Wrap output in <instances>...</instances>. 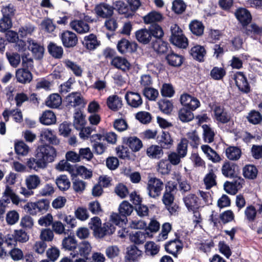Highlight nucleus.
<instances>
[{
	"label": "nucleus",
	"instance_id": "f257e3e1",
	"mask_svg": "<svg viewBox=\"0 0 262 262\" xmlns=\"http://www.w3.org/2000/svg\"><path fill=\"white\" fill-rule=\"evenodd\" d=\"M39 141L42 144L37 147L33 157L26 159V164H47L54 161L56 150L53 145H57L60 142L54 132L49 129L41 130Z\"/></svg>",
	"mask_w": 262,
	"mask_h": 262
},
{
	"label": "nucleus",
	"instance_id": "f03ea898",
	"mask_svg": "<svg viewBox=\"0 0 262 262\" xmlns=\"http://www.w3.org/2000/svg\"><path fill=\"white\" fill-rule=\"evenodd\" d=\"M234 15L241 25L242 32L248 36L262 35V27L256 24L249 25L252 20V16L249 10L246 8L239 7L236 9Z\"/></svg>",
	"mask_w": 262,
	"mask_h": 262
},
{
	"label": "nucleus",
	"instance_id": "7ed1b4c3",
	"mask_svg": "<svg viewBox=\"0 0 262 262\" xmlns=\"http://www.w3.org/2000/svg\"><path fill=\"white\" fill-rule=\"evenodd\" d=\"M163 35V30L158 24L151 25L148 29L146 28L139 29L135 33L136 39L139 43L143 45H147L154 39L162 38Z\"/></svg>",
	"mask_w": 262,
	"mask_h": 262
},
{
	"label": "nucleus",
	"instance_id": "20e7f679",
	"mask_svg": "<svg viewBox=\"0 0 262 262\" xmlns=\"http://www.w3.org/2000/svg\"><path fill=\"white\" fill-rule=\"evenodd\" d=\"M90 227L94 231L96 236L102 238L104 236L112 234L115 231V226L110 222H107L101 226V221L99 217H94L89 223Z\"/></svg>",
	"mask_w": 262,
	"mask_h": 262
},
{
	"label": "nucleus",
	"instance_id": "39448f33",
	"mask_svg": "<svg viewBox=\"0 0 262 262\" xmlns=\"http://www.w3.org/2000/svg\"><path fill=\"white\" fill-rule=\"evenodd\" d=\"M56 168L60 171H68L72 177L80 176L85 179H88L92 175V171L83 166L77 167L76 165H56Z\"/></svg>",
	"mask_w": 262,
	"mask_h": 262
},
{
	"label": "nucleus",
	"instance_id": "423d86ee",
	"mask_svg": "<svg viewBox=\"0 0 262 262\" xmlns=\"http://www.w3.org/2000/svg\"><path fill=\"white\" fill-rule=\"evenodd\" d=\"M164 188L163 181L156 177L149 176L147 178L146 190L149 197L157 199Z\"/></svg>",
	"mask_w": 262,
	"mask_h": 262
},
{
	"label": "nucleus",
	"instance_id": "0eeeda50",
	"mask_svg": "<svg viewBox=\"0 0 262 262\" xmlns=\"http://www.w3.org/2000/svg\"><path fill=\"white\" fill-rule=\"evenodd\" d=\"M10 200L15 205H18L20 201L18 196L13 192L11 187L7 186L0 200V217L5 212L8 204L10 203Z\"/></svg>",
	"mask_w": 262,
	"mask_h": 262
},
{
	"label": "nucleus",
	"instance_id": "6e6552de",
	"mask_svg": "<svg viewBox=\"0 0 262 262\" xmlns=\"http://www.w3.org/2000/svg\"><path fill=\"white\" fill-rule=\"evenodd\" d=\"M170 41L173 45L181 49H186L188 46L187 38L183 34L181 29L177 25L171 29Z\"/></svg>",
	"mask_w": 262,
	"mask_h": 262
},
{
	"label": "nucleus",
	"instance_id": "1a4fd4ad",
	"mask_svg": "<svg viewBox=\"0 0 262 262\" xmlns=\"http://www.w3.org/2000/svg\"><path fill=\"white\" fill-rule=\"evenodd\" d=\"M59 37L65 48H73L78 43V39L77 35L69 30H63L59 33Z\"/></svg>",
	"mask_w": 262,
	"mask_h": 262
},
{
	"label": "nucleus",
	"instance_id": "9d476101",
	"mask_svg": "<svg viewBox=\"0 0 262 262\" xmlns=\"http://www.w3.org/2000/svg\"><path fill=\"white\" fill-rule=\"evenodd\" d=\"M14 149L15 153L17 155V158L24 164H26L27 160L30 156H33V154L28 156L30 148L29 146L23 141H17L14 143Z\"/></svg>",
	"mask_w": 262,
	"mask_h": 262
},
{
	"label": "nucleus",
	"instance_id": "9b49d317",
	"mask_svg": "<svg viewBox=\"0 0 262 262\" xmlns=\"http://www.w3.org/2000/svg\"><path fill=\"white\" fill-rule=\"evenodd\" d=\"M215 119L222 124H226L230 121L232 116L230 112L220 105H215L213 107Z\"/></svg>",
	"mask_w": 262,
	"mask_h": 262
},
{
	"label": "nucleus",
	"instance_id": "f8f14e48",
	"mask_svg": "<svg viewBox=\"0 0 262 262\" xmlns=\"http://www.w3.org/2000/svg\"><path fill=\"white\" fill-rule=\"evenodd\" d=\"M235 84L238 90L243 93L248 94L251 91V87L246 75L242 72H237L234 75Z\"/></svg>",
	"mask_w": 262,
	"mask_h": 262
},
{
	"label": "nucleus",
	"instance_id": "ddd939ff",
	"mask_svg": "<svg viewBox=\"0 0 262 262\" xmlns=\"http://www.w3.org/2000/svg\"><path fill=\"white\" fill-rule=\"evenodd\" d=\"M114 7L110 5L101 3L95 6V13L99 17L102 18H110L114 13Z\"/></svg>",
	"mask_w": 262,
	"mask_h": 262
},
{
	"label": "nucleus",
	"instance_id": "4468645a",
	"mask_svg": "<svg viewBox=\"0 0 262 262\" xmlns=\"http://www.w3.org/2000/svg\"><path fill=\"white\" fill-rule=\"evenodd\" d=\"M66 106L73 107L80 106L84 107L86 103L80 93L73 92L69 94L66 98Z\"/></svg>",
	"mask_w": 262,
	"mask_h": 262
},
{
	"label": "nucleus",
	"instance_id": "2eb2a0df",
	"mask_svg": "<svg viewBox=\"0 0 262 262\" xmlns=\"http://www.w3.org/2000/svg\"><path fill=\"white\" fill-rule=\"evenodd\" d=\"M185 60L184 57L180 54L176 53L171 49L165 56V60L168 66L172 67H180L182 66Z\"/></svg>",
	"mask_w": 262,
	"mask_h": 262
},
{
	"label": "nucleus",
	"instance_id": "dca6fc26",
	"mask_svg": "<svg viewBox=\"0 0 262 262\" xmlns=\"http://www.w3.org/2000/svg\"><path fill=\"white\" fill-rule=\"evenodd\" d=\"M28 49L32 52L34 58L36 60H40L43 57L45 48L43 46L38 43L32 39H29Z\"/></svg>",
	"mask_w": 262,
	"mask_h": 262
},
{
	"label": "nucleus",
	"instance_id": "f3484780",
	"mask_svg": "<svg viewBox=\"0 0 262 262\" xmlns=\"http://www.w3.org/2000/svg\"><path fill=\"white\" fill-rule=\"evenodd\" d=\"M102 135L100 134H96L90 137V141L93 143V151L97 154H102L104 152L106 148V146L101 141H102Z\"/></svg>",
	"mask_w": 262,
	"mask_h": 262
},
{
	"label": "nucleus",
	"instance_id": "a211bd4d",
	"mask_svg": "<svg viewBox=\"0 0 262 262\" xmlns=\"http://www.w3.org/2000/svg\"><path fill=\"white\" fill-rule=\"evenodd\" d=\"M138 45L136 42H130L127 39L122 38L117 44V49L121 54L127 52L133 53L136 51Z\"/></svg>",
	"mask_w": 262,
	"mask_h": 262
},
{
	"label": "nucleus",
	"instance_id": "6ab92c4d",
	"mask_svg": "<svg viewBox=\"0 0 262 262\" xmlns=\"http://www.w3.org/2000/svg\"><path fill=\"white\" fill-rule=\"evenodd\" d=\"M130 240L132 242L140 245L143 244L147 237L152 238L153 234L147 230L138 231L130 234Z\"/></svg>",
	"mask_w": 262,
	"mask_h": 262
},
{
	"label": "nucleus",
	"instance_id": "aec40b11",
	"mask_svg": "<svg viewBox=\"0 0 262 262\" xmlns=\"http://www.w3.org/2000/svg\"><path fill=\"white\" fill-rule=\"evenodd\" d=\"M78 250L77 253L75 252H72L70 255L72 258L79 257V256L82 257V258H88V256L90 254L92 247L90 244L87 241H83L80 243L78 247Z\"/></svg>",
	"mask_w": 262,
	"mask_h": 262
},
{
	"label": "nucleus",
	"instance_id": "412c9836",
	"mask_svg": "<svg viewBox=\"0 0 262 262\" xmlns=\"http://www.w3.org/2000/svg\"><path fill=\"white\" fill-rule=\"evenodd\" d=\"M152 48L159 55H165L168 54L171 49L169 43L163 41L161 38L152 40Z\"/></svg>",
	"mask_w": 262,
	"mask_h": 262
},
{
	"label": "nucleus",
	"instance_id": "4be33fe9",
	"mask_svg": "<svg viewBox=\"0 0 262 262\" xmlns=\"http://www.w3.org/2000/svg\"><path fill=\"white\" fill-rule=\"evenodd\" d=\"M125 98L127 103L132 107H139L143 103L141 96L137 93L133 92H127L125 96Z\"/></svg>",
	"mask_w": 262,
	"mask_h": 262
},
{
	"label": "nucleus",
	"instance_id": "5701e85b",
	"mask_svg": "<svg viewBox=\"0 0 262 262\" xmlns=\"http://www.w3.org/2000/svg\"><path fill=\"white\" fill-rule=\"evenodd\" d=\"M15 77L17 81L22 84L30 83L33 78V75L29 70L18 69L16 71Z\"/></svg>",
	"mask_w": 262,
	"mask_h": 262
},
{
	"label": "nucleus",
	"instance_id": "b1692460",
	"mask_svg": "<svg viewBox=\"0 0 262 262\" xmlns=\"http://www.w3.org/2000/svg\"><path fill=\"white\" fill-rule=\"evenodd\" d=\"M189 53L194 59L199 62H203L206 51L203 46L197 45L191 48Z\"/></svg>",
	"mask_w": 262,
	"mask_h": 262
},
{
	"label": "nucleus",
	"instance_id": "393cba45",
	"mask_svg": "<svg viewBox=\"0 0 262 262\" xmlns=\"http://www.w3.org/2000/svg\"><path fill=\"white\" fill-rule=\"evenodd\" d=\"M70 26L73 30L79 34L87 33L90 29V26L82 20L75 19L70 23Z\"/></svg>",
	"mask_w": 262,
	"mask_h": 262
},
{
	"label": "nucleus",
	"instance_id": "a878e982",
	"mask_svg": "<svg viewBox=\"0 0 262 262\" xmlns=\"http://www.w3.org/2000/svg\"><path fill=\"white\" fill-rule=\"evenodd\" d=\"M111 63L115 68L124 72L129 70L130 67L129 61L125 58L120 56L114 57Z\"/></svg>",
	"mask_w": 262,
	"mask_h": 262
},
{
	"label": "nucleus",
	"instance_id": "bb28decb",
	"mask_svg": "<svg viewBox=\"0 0 262 262\" xmlns=\"http://www.w3.org/2000/svg\"><path fill=\"white\" fill-rule=\"evenodd\" d=\"M123 142L128 145L133 151H139L142 146V141L137 137H124Z\"/></svg>",
	"mask_w": 262,
	"mask_h": 262
},
{
	"label": "nucleus",
	"instance_id": "cd10ccee",
	"mask_svg": "<svg viewBox=\"0 0 262 262\" xmlns=\"http://www.w3.org/2000/svg\"><path fill=\"white\" fill-rule=\"evenodd\" d=\"M122 101L120 97L117 95L110 96L106 100L107 107L113 111H117L122 106Z\"/></svg>",
	"mask_w": 262,
	"mask_h": 262
},
{
	"label": "nucleus",
	"instance_id": "c85d7f7f",
	"mask_svg": "<svg viewBox=\"0 0 262 262\" xmlns=\"http://www.w3.org/2000/svg\"><path fill=\"white\" fill-rule=\"evenodd\" d=\"M47 49L49 53L52 57L55 59H61L63 54V49L60 46H58L56 43L50 42Z\"/></svg>",
	"mask_w": 262,
	"mask_h": 262
},
{
	"label": "nucleus",
	"instance_id": "c756f323",
	"mask_svg": "<svg viewBox=\"0 0 262 262\" xmlns=\"http://www.w3.org/2000/svg\"><path fill=\"white\" fill-rule=\"evenodd\" d=\"M176 189L173 184L166 186V189L162 198L163 203L166 206L171 205L174 200V196L172 192Z\"/></svg>",
	"mask_w": 262,
	"mask_h": 262
},
{
	"label": "nucleus",
	"instance_id": "7c9ffc66",
	"mask_svg": "<svg viewBox=\"0 0 262 262\" xmlns=\"http://www.w3.org/2000/svg\"><path fill=\"white\" fill-rule=\"evenodd\" d=\"M82 43L86 49L92 50L99 46L100 42L97 40L96 35L92 33L84 37Z\"/></svg>",
	"mask_w": 262,
	"mask_h": 262
},
{
	"label": "nucleus",
	"instance_id": "2f4dec72",
	"mask_svg": "<svg viewBox=\"0 0 262 262\" xmlns=\"http://www.w3.org/2000/svg\"><path fill=\"white\" fill-rule=\"evenodd\" d=\"M222 171L225 177L229 178L237 177L239 173V170L237 165H223Z\"/></svg>",
	"mask_w": 262,
	"mask_h": 262
},
{
	"label": "nucleus",
	"instance_id": "473e14b6",
	"mask_svg": "<svg viewBox=\"0 0 262 262\" xmlns=\"http://www.w3.org/2000/svg\"><path fill=\"white\" fill-rule=\"evenodd\" d=\"M40 122L44 125H50L56 122V117L53 111L47 110L44 111L39 118Z\"/></svg>",
	"mask_w": 262,
	"mask_h": 262
},
{
	"label": "nucleus",
	"instance_id": "72a5a7b5",
	"mask_svg": "<svg viewBox=\"0 0 262 262\" xmlns=\"http://www.w3.org/2000/svg\"><path fill=\"white\" fill-rule=\"evenodd\" d=\"M186 207L190 210H196L199 208L198 198L193 194H189L183 198Z\"/></svg>",
	"mask_w": 262,
	"mask_h": 262
},
{
	"label": "nucleus",
	"instance_id": "f704fd0d",
	"mask_svg": "<svg viewBox=\"0 0 262 262\" xmlns=\"http://www.w3.org/2000/svg\"><path fill=\"white\" fill-rule=\"evenodd\" d=\"M62 99L60 96L56 93L52 94L49 95L46 101V105L52 108H57L61 104Z\"/></svg>",
	"mask_w": 262,
	"mask_h": 262
},
{
	"label": "nucleus",
	"instance_id": "c9c22d12",
	"mask_svg": "<svg viewBox=\"0 0 262 262\" xmlns=\"http://www.w3.org/2000/svg\"><path fill=\"white\" fill-rule=\"evenodd\" d=\"M144 23L146 24H154L163 20L162 14L156 11H152L143 17Z\"/></svg>",
	"mask_w": 262,
	"mask_h": 262
},
{
	"label": "nucleus",
	"instance_id": "e433bc0d",
	"mask_svg": "<svg viewBox=\"0 0 262 262\" xmlns=\"http://www.w3.org/2000/svg\"><path fill=\"white\" fill-rule=\"evenodd\" d=\"M116 150L117 155L120 159L134 161L136 158L135 155L130 152L127 147L123 145L117 147Z\"/></svg>",
	"mask_w": 262,
	"mask_h": 262
},
{
	"label": "nucleus",
	"instance_id": "4c0bfd02",
	"mask_svg": "<svg viewBox=\"0 0 262 262\" xmlns=\"http://www.w3.org/2000/svg\"><path fill=\"white\" fill-rule=\"evenodd\" d=\"M189 28L191 33L196 36H201L204 33V26L199 20H192L189 25Z\"/></svg>",
	"mask_w": 262,
	"mask_h": 262
},
{
	"label": "nucleus",
	"instance_id": "58836bf2",
	"mask_svg": "<svg viewBox=\"0 0 262 262\" xmlns=\"http://www.w3.org/2000/svg\"><path fill=\"white\" fill-rule=\"evenodd\" d=\"M173 139L168 132L163 131L161 139L159 141L160 147L163 149H170L173 145Z\"/></svg>",
	"mask_w": 262,
	"mask_h": 262
},
{
	"label": "nucleus",
	"instance_id": "ea45409f",
	"mask_svg": "<svg viewBox=\"0 0 262 262\" xmlns=\"http://www.w3.org/2000/svg\"><path fill=\"white\" fill-rule=\"evenodd\" d=\"M146 155L151 159H160L163 155L162 148L157 145H151L146 149Z\"/></svg>",
	"mask_w": 262,
	"mask_h": 262
},
{
	"label": "nucleus",
	"instance_id": "a19ab883",
	"mask_svg": "<svg viewBox=\"0 0 262 262\" xmlns=\"http://www.w3.org/2000/svg\"><path fill=\"white\" fill-rule=\"evenodd\" d=\"M241 154V150L237 147L230 146L226 149V155L230 160H237L239 159Z\"/></svg>",
	"mask_w": 262,
	"mask_h": 262
},
{
	"label": "nucleus",
	"instance_id": "79ce46f5",
	"mask_svg": "<svg viewBox=\"0 0 262 262\" xmlns=\"http://www.w3.org/2000/svg\"><path fill=\"white\" fill-rule=\"evenodd\" d=\"M215 170L210 169L209 172L205 176L204 178V184L206 188L209 189L213 186L216 185V175L214 173Z\"/></svg>",
	"mask_w": 262,
	"mask_h": 262
},
{
	"label": "nucleus",
	"instance_id": "37998d69",
	"mask_svg": "<svg viewBox=\"0 0 262 262\" xmlns=\"http://www.w3.org/2000/svg\"><path fill=\"white\" fill-rule=\"evenodd\" d=\"M258 170L254 165H246L243 168V175L245 178L253 180L257 177Z\"/></svg>",
	"mask_w": 262,
	"mask_h": 262
},
{
	"label": "nucleus",
	"instance_id": "c03bdc74",
	"mask_svg": "<svg viewBox=\"0 0 262 262\" xmlns=\"http://www.w3.org/2000/svg\"><path fill=\"white\" fill-rule=\"evenodd\" d=\"M180 244L178 239L170 241L165 245V250L170 254L176 255L178 250L181 248Z\"/></svg>",
	"mask_w": 262,
	"mask_h": 262
},
{
	"label": "nucleus",
	"instance_id": "a18cd8bd",
	"mask_svg": "<svg viewBox=\"0 0 262 262\" xmlns=\"http://www.w3.org/2000/svg\"><path fill=\"white\" fill-rule=\"evenodd\" d=\"M159 109L165 114H169L171 112L173 104L171 101L166 99H161L158 102Z\"/></svg>",
	"mask_w": 262,
	"mask_h": 262
},
{
	"label": "nucleus",
	"instance_id": "49530a36",
	"mask_svg": "<svg viewBox=\"0 0 262 262\" xmlns=\"http://www.w3.org/2000/svg\"><path fill=\"white\" fill-rule=\"evenodd\" d=\"M247 119L248 122L252 124H258L262 121V115L258 111L251 110L248 113Z\"/></svg>",
	"mask_w": 262,
	"mask_h": 262
},
{
	"label": "nucleus",
	"instance_id": "de8ad7c7",
	"mask_svg": "<svg viewBox=\"0 0 262 262\" xmlns=\"http://www.w3.org/2000/svg\"><path fill=\"white\" fill-rule=\"evenodd\" d=\"M74 118L73 124L75 128L77 130L81 129L85 124L84 116L80 111H77L75 113Z\"/></svg>",
	"mask_w": 262,
	"mask_h": 262
},
{
	"label": "nucleus",
	"instance_id": "09e8293b",
	"mask_svg": "<svg viewBox=\"0 0 262 262\" xmlns=\"http://www.w3.org/2000/svg\"><path fill=\"white\" fill-rule=\"evenodd\" d=\"M56 184L59 189L62 191L68 189L71 185V183L67 177L65 175H61L56 179Z\"/></svg>",
	"mask_w": 262,
	"mask_h": 262
},
{
	"label": "nucleus",
	"instance_id": "8fccbe9b",
	"mask_svg": "<svg viewBox=\"0 0 262 262\" xmlns=\"http://www.w3.org/2000/svg\"><path fill=\"white\" fill-rule=\"evenodd\" d=\"M179 118L183 122H188L194 118L192 112L186 108H182L179 111Z\"/></svg>",
	"mask_w": 262,
	"mask_h": 262
},
{
	"label": "nucleus",
	"instance_id": "3c124183",
	"mask_svg": "<svg viewBox=\"0 0 262 262\" xmlns=\"http://www.w3.org/2000/svg\"><path fill=\"white\" fill-rule=\"evenodd\" d=\"M226 74V70L223 68L217 67H213L210 73L211 78L215 80H222Z\"/></svg>",
	"mask_w": 262,
	"mask_h": 262
},
{
	"label": "nucleus",
	"instance_id": "603ef678",
	"mask_svg": "<svg viewBox=\"0 0 262 262\" xmlns=\"http://www.w3.org/2000/svg\"><path fill=\"white\" fill-rule=\"evenodd\" d=\"M40 183V179L36 175H31L26 179V184L29 189L36 188Z\"/></svg>",
	"mask_w": 262,
	"mask_h": 262
},
{
	"label": "nucleus",
	"instance_id": "864d4df0",
	"mask_svg": "<svg viewBox=\"0 0 262 262\" xmlns=\"http://www.w3.org/2000/svg\"><path fill=\"white\" fill-rule=\"evenodd\" d=\"M66 67L72 70L75 76L80 77L82 75V70L81 67L75 62L67 59L64 61Z\"/></svg>",
	"mask_w": 262,
	"mask_h": 262
},
{
	"label": "nucleus",
	"instance_id": "5fc2aeb1",
	"mask_svg": "<svg viewBox=\"0 0 262 262\" xmlns=\"http://www.w3.org/2000/svg\"><path fill=\"white\" fill-rule=\"evenodd\" d=\"M66 160H60L58 164H69L68 161L71 162L72 163H76L80 162V158L79 154H77L76 152L73 151H69L66 154Z\"/></svg>",
	"mask_w": 262,
	"mask_h": 262
},
{
	"label": "nucleus",
	"instance_id": "6e6d98bb",
	"mask_svg": "<svg viewBox=\"0 0 262 262\" xmlns=\"http://www.w3.org/2000/svg\"><path fill=\"white\" fill-rule=\"evenodd\" d=\"M62 245L65 249L72 250L76 248L77 241L74 237L68 236L63 239Z\"/></svg>",
	"mask_w": 262,
	"mask_h": 262
},
{
	"label": "nucleus",
	"instance_id": "4d7b16f0",
	"mask_svg": "<svg viewBox=\"0 0 262 262\" xmlns=\"http://www.w3.org/2000/svg\"><path fill=\"white\" fill-rule=\"evenodd\" d=\"M6 55L12 67L16 68L19 64L20 62V56L18 53L16 52H6Z\"/></svg>",
	"mask_w": 262,
	"mask_h": 262
},
{
	"label": "nucleus",
	"instance_id": "13d9d810",
	"mask_svg": "<svg viewBox=\"0 0 262 262\" xmlns=\"http://www.w3.org/2000/svg\"><path fill=\"white\" fill-rule=\"evenodd\" d=\"M136 119L142 124H146L151 122L152 116L149 112L141 111L136 114Z\"/></svg>",
	"mask_w": 262,
	"mask_h": 262
},
{
	"label": "nucleus",
	"instance_id": "bf43d9fd",
	"mask_svg": "<svg viewBox=\"0 0 262 262\" xmlns=\"http://www.w3.org/2000/svg\"><path fill=\"white\" fill-rule=\"evenodd\" d=\"M202 127L203 129V136L205 141L209 143L212 142L214 140V132L207 124H204Z\"/></svg>",
	"mask_w": 262,
	"mask_h": 262
},
{
	"label": "nucleus",
	"instance_id": "052dcab7",
	"mask_svg": "<svg viewBox=\"0 0 262 262\" xmlns=\"http://www.w3.org/2000/svg\"><path fill=\"white\" fill-rule=\"evenodd\" d=\"M171 230V225L169 223H165L162 226L161 232L157 236V241H163L167 238L168 234Z\"/></svg>",
	"mask_w": 262,
	"mask_h": 262
},
{
	"label": "nucleus",
	"instance_id": "680f3d73",
	"mask_svg": "<svg viewBox=\"0 0 262 262\" xmlns=\"http://www.w3.org/2000/svg\"><path fill=\"white\" fill-rule=\"evenodd\" d=\"M133 211V207L127 201H123L119 206V213L123 217L129 215Z\"/></svg>",
	"mask_w": 262,
	"mask_h": 262
},
{
	"label": "nucleus",
	"instance_id": "e2e57ef3",
	"mask_svg": "<svg viewBox=\"0 0 262 262\" xmlns=\"http://www.w3.org/2000/svg\"><path fill=\"white\" fill-rule=\"evenodd\" d=\"M145 249L147 255L154 256L158 253L160 247L154 242H148L145 245Z\"/></svg>",
	"mask_w": 262,
	"mask_h": 262
},
{
	"label": "nucleus",
	"instance_id": "0e129e2a",
	"mask_svg": "<svg viewBox=\"0 0 262 262\" xmlns=\"http://www.w3.org/2000/svg\"><path fill=\"white\" fill-rule=\"evenodd\" d=\"M143 95L149 100L155 101L159 95L158 91L152 88H145L143 90Z\"/></svg>",
	"mask_w": 262,
	"mask_h": 262
},
{
	"label": "nucleus",
	"instance_id": "69168bd1",
	"mask_svg": "<svg viewBox=\"0 0 262 262\" xmlns=\"http://www.w3.org/2000/svg\"><path fill=\"white\" fill-rule=\"evenodd\" d=\"M142 254V251L135 246H131L128 251L127 258L133 261L137 260Z\"/></svg>",
	"mask_w": 262,
	"mask_h": 262
},
{
	"label": "nucleus",
	"instance_id": "338daca9",
	"mask_svg": "<svg viewBox=\"0 0 262 262\" xmlns=\"http://www.w3.org/2000/svg\"><path fill=\"white\" fill-rule=\"evenodd\" d=\"M188 140L186 138H182L180 142L178 144L177 147V152L182 158L184 157L187 152V146H188Z\"/></svg>",
	"mask_w": 262,
	"mask_h": 262
},
{
	"label": "nucleus",
	"instance_id": "774afa93",
	"mask_svg": "<svg viewBox=\"0 0 262 262\" xmlns=\"http://www.w3.org/2000/svg\"><path fill=\"white\" fill-rule=\"evenodd\" d=\"M19 215L15 210L9 211L6 216V221L8 225H12L16 224L19 220Z\"/></svg>",
	"mask_w": 262,
	"mask_h": 262
}]
</instances>
